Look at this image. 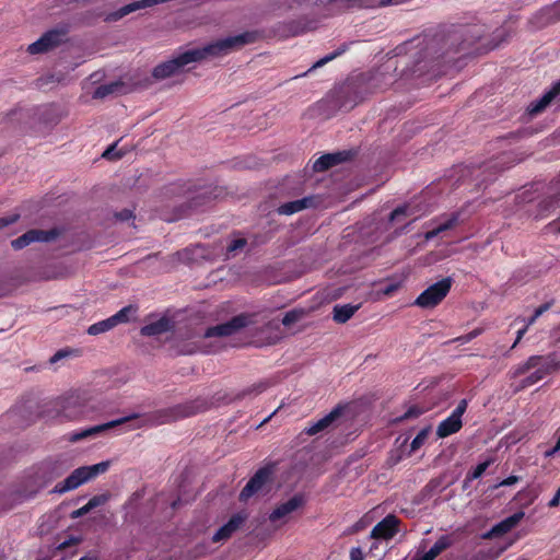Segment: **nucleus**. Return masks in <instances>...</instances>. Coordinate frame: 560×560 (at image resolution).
<instances>
[{
    "label": "nucleus",
    "instance_id": "1",
    "mask_svg": "<svg viewBox=\"0 0 560 560\" xmlns=\"http://www.w3.org/2000/svg\"><path fill=\"white\" fill-rule=\"evenodd\" d=\"M259 37L258 31H246L242 34L218 39L203 47L186 50L167 61L156 65L152 70V77L159 81L165 80L179 73L185 66L191 62H199L209 57L226 56L245 45L254 44Z\"/></svg>",
    "mask_w": 560,
    "mask_h": 560
},
{
    "label": "nucleus",
    "instance_id": "2",
    "mask_svg": "<svg viewBox=\"0 0 560 560\" xmlns=\"http://www.w3.org/2000/svg\"><path fill=\"white\" fill-rule=\"evenodd\" d=\"M210 407V402L206 398H196L194 400L185 401L182 404H177L175 406L160 409L143 416L138 413H132L124 418H119L116 420H112L109 422L94 425L86 430H82L81 432L73 433L70 436L71 442L81 441L88 436H92L102 432H105L109 429L119 427L121 424L128 423L130 421L139 420L131 429H138L144 425H160L164 423H170L173 421H177L184 418H188L195 416L199 412L208 410Z\"/></svg>",
    "mask_w": 560,
    "mask_h": 560
},
{
    "label": "nucleus",
    "instance_id": "3",
    "mask_svg": "<svg viewBox=\"0 0 560 560\" xmlns=\"http://www.w3.org/2000/svg\"><path fill=\"white\" fill-rule=\"evenodd\" d=\"M487 30L482 24H452L430 30L422 39H416V45L425 46L421 51L433 49L432 56H447L470 48L477 40L483 37Z\"/></svg>",
    "mask_w": 560,
    "mask_h": 560
},
{
    "label": "nucleus",
    "instance_id": "4",
    "mask_svg": "<svg viewBox=\"0 0 560 560\" xmlns=\"http://www.w3.org/2000/svg\"><path fill=\"white\" fill-rule=\"evenodd\" d=\"M397 66L388 60L378 68L351 77L340 90V106H355L369 95L384 92L397 80Z\"/></svg>",
    "mask_w": 560,
    "mask_h": 560
},
{
    "label": "nucleus",
    "instance_id": "5",
    "mask_svg": "<svg viewBox=\"0 0 560 560\" xmlns=\"http://www.w3.org/2000/svg\"><path fill=\"white\" fill-rule=\"evenodd\" d=\"M452 285L453 279L451 277L443 278L421 292L415 300L413 305L425 310L434 308L447 296Z\"/></svg>",
    "mask_w": 560,
    "mask_h": 560
},
{
    "label": "nucleus",
    "instance_id": "6",
    "mask_svg": "<svg viewBox=\"0 0 560 560\" xmlns=\"http://www.w3.org/2000/svg\"><path fill=\"white\" fill-rule=\"evenodd\" d=\"M430 33V30L427 31L423 35L417 36L412 38L411 40H408L404 43L402 45L398 46L396 48L397 56H399L401 52L411 54L415 59V67L417 69H413V72L418 71H425L429 70V67L427 65L421 66L422 62L427 63L430 61L438 60L440 58H443L444 56H432L433 49H429L428 51H421V48L425 46V43L421 46L416 45V39H422Z\"/></svg>",
    "mask_w": 560,
    "mask_h": 560
},
{
    "label": "nucleus",
    "instance_id": "7",
    "mask_svg": "<svg viewBox=\"0 0 560 560\" xmlns=\"http://www.w3.org/2000/svg\"><path fill=\"white\" fill-rule=\"evenodd\" d=\"M85 400L80 393L71 392L56 400L55 409L66 419H75L85 412Z\"/></svg>",
    "mask_w": 560,
    "mask_h": 560
},
{
    "label": "nucleus",
    "instance_id": "8",
    "mask_svg": "<svg viewBox=\"0 0 560 560\" xmlns=\"http://www.w3.org/2000/svg\"><path fill=\"white\" fill-rule=\"evenodd\" d=\"M250 323L252 315L242 313L232 317L230 320L225 323L208 327L203 334V337H229L236 334L241 329L247 327Z\"/></svg>",
    "mask_w": 560,
    "mask_h": 560
},
{
    "label": "nucleus",
    "instance_id": "9",
    "mask_svg": "<svg viewBox=\"0 0 560 560\" xmlns=\"http://www.w3.org/2000/svg\"><path fill=\"white\" fill-rule=\"evenodd\" d=\"M467 406V399H462L451 415L439 423L436 428V436L439 439L455 434L463 428L462 417L466 412Z\"/></svg>",
    "mask_w": 560,
    "mask_h": 560
},
{
    "label": "nucleus",
    "instance_id": "10",
    "mask_svg": "<svg viewBox=\"0 0 560 560\" xmlns=\"http://www.w3.org/2000/svg\"><path fill=\"white\" fill-rule=\"evenodd\" d=\"M272 474L273 468L271 466L259 468L240 492L238 500L241 502H247L253 495L260 492L262 488L271 481Z\"/></svg>",
    "mask_w": 560,
    "mask_h": 560
},
{
    "label": "nucleus",
    "instance_id": "11",
    "mask_svg": "<svg viewBox=\"0 0 560 560\" xmlns=\"http://www.w3.org/2000/svg\"><path fill=\"white\" fill-rule=\"evenodd\" d=\"M534 369H535V371L533 373H530L529 375H527L525 378H523L520 382V384L515 387V389H514L515 393L521 392V390L538 383L539 381L545 378L551 372L560 369V363L556 361V358L553 354H548V355H545V361L541 362V365H538Z\"/></svg>",
    "mask_w": 560,
    "mask_h": 560
},
{
    "label": "nucleus",
    "instance_id": "12",
    "mask_svg": "<svg viewBox=\"0 0 560 560\" xmlns=\"http://www.w3.org/2000/svg\"><path fill=\"white\" fill-rule=\"evenodd\" d=\"M306 503L305 495L303 493H295L288 501L278 504L272 512L269 514L268 520L271 523L282 522L287 523V518L290 514L296 510L303 508Z\"/></svg>",
    "mask_w": 560,
    "mask_h": 560
},
{
    "label": "nucleus",
    "instance_id": "13",
    "mask_svg": "<svg viewBox=\"0 0 560 560\" xmlns=\"http://www.w3.org/2000/svg\"><path fill=\"white\" fill-rule=\"evenodd\" d=\"M59 235V232L56 229H51L48 231L32 229L11 241V246L15 250L23 249L35 242H50L54 241Z\"/></svg>",
    "mask_w": 560,
    "mask_h": 560
},
{
    "label": "nucleus",
    "instance_id": "14",
    "mask_svg": "<svg viewBox=\"0 0 560 560\" xmlns=\"http://www.w3.org/2000/svg\"><path fill=\"white\" fill-rule=\"evenodd\" d=\"M65 33L58 30H50L43 34L36 42L32 43L27 47V51L31 55L44 54L62 43Z\"/></svg>",
    "mask_w": 560,
    "mask_h": 560
},
{
    "label": "nucleus",
    "instance_id": "15",
    "mask_svg": "<svg viewBox=\"0 0 560 560\" xmlns=\"http://www.w3.org/2000/svg\"><path fill=\"white\" fill-rule=\"evenodd\" d=\"M345 409V406L337 405L329 413L324 416L322 419L312 422L307 427H305L302 433L312 436L325 431L326 429L330 428L335 423V421L343 415Z\"/></svg>",
    "mask_w": 560,
    "mask_h": 560
},
{
    "label": "nucleus",
    "instance_id": "16",
    "mask_svg": "<svg viewBox=\"0 0 560 560\" xmlns=\"http://www.w3.org/2000/svg\"><path fill=\"white\" fill-rule=\"evenodd\" d=\"M398 517L389 514L372 528L371 538L384 540L392 539L398 533Z\"/></svg>",
    "mask_w": 560,
    "mask_h": 560
},
{
    "label": "nucleus",
    "instance_id": "17",
    "mask_svg": "<svg viewBox=\"0 0 560 560\" xmlns=\"http://www.w3.org/2000/svg\"><path fill=\"white\" fill-rule=\"evenodd\" d=\"M525 516L523 511H518L503 521L495 524L490 530L482 535L483 539H492L511 532Z\"/></svg>",
    "mask_w": 560,
    "mask_h": 560
},
{
    "label": "nucleus",
    "instance_id": "18",
    "mask_svg": "<svg viewBox=\"0 0 560 560\" xmlns=\"http://www.w3.org/2000/svg\"><path fill=\"white\" fill-rule=\"evenodd\" d=\"M247 515L244 513H236L221 526L212 537L213 542H219L229 539L246 521Z\"/></svg>",
    "mask_w": 560,
    "mask_h": 560
},
{
    "label": "nucleus",
    "instance_id": "19",
    "mask_svg": "<svg viewBox=\"0 0 560 560\" xmlns=\"http://www.w3.org/2000/svg\"><path fill=\"white\" fill-rule=\"evenodd\" d=\"M558 21H560V0L542 8L534 16V22L537 27H545Z\"/></svg>",
    "mask_w": 560,
    "mask_h": 560
},
{
    "label": "nucleus",
    "instance_id": "20",
    "mask_svg": "<svg viewBox=\"0 0 560 560\" xmlns=\"http://www.w3.org/2000/svg\"><path fill=\"white\" fill-rule=\"evenodd\" d=\"M558 95H560V80L556 82L539 100L530 103L527 108L528 114L530 116L540 114Z\"/></svg>",
    "mask_w": 560,
    "mask_h": 560
},
{
    "label": "nucleus",
    "instance_id": "21",
    "mask_svg": "<svg viewBox=\"0 0 560 560\" xmlns=\"http://www.w3.org/2000/svg\"><path fill=\"white\" fill-rule=\"evenodd\" d=\"M348 158L347 152L326 153L319 156L313 164V170L316 173L328 171L329 168L340 164Z\"/></svg>",
    "mask_w": 560,
    "mask_h": 560
},
{
    "label": "nucleus",
    "instance_id": "22",
    "mask_svg": "<svg viewBox=\"0 0 560 560\" xmlns=\"http://www.w3.org/2000/svg\"><path fill=\"white\" fill-rule=\"evenodd\" d=\"M315 206V198L313 196L304 197L302 199L284 202L277 208V212L280 215H292L302 210L312 208Z\"/></svg>",
    "mask_w": 560,
    "mask_h": 560
},
{
    "label": "nucleus",
    "instance_id": "23",
    "mask_svg": "<svg viewBox=\"0 0 560 560\" xmlns=\"http://www.w3.org/2000/svg\"><path fill=\"white\" fill-rule=\"evenodd\" d=\"M86 482V477L83 474L81 467L74 469L63 481L58 482L55 486V492L65 493L70 490L79 488L81 485Z\"/></svg>",
    "mask_w": 560,
    "mask_h": 560
},
{
    "label": "nucleus",
    "instance_id": "24",
    "mask_svg": "<svg viewBox=\"0 0 560 560\" xmlns=\"http://www.w3.org/2000/svg\"><path fill=\"white\" fill-rule=\"evenodd\" d=\"M173 327V322L168 317L163 316L160 319L141 327L140 334L144 337L160 336L172 330Z\"/></svg>",
    "mask_w": 560,
    "mask_h": 560
},
{
    "label": "nucleus",
    "instance_id": "25",
    "mask_svg": "<svg viewBox=\"0 0 560 560\" xmlns=\"http://www.w3.org/2000/svg\"><path fill=\"white\" fill-rule=\"evenodd\" d=\"M545 361V355H530L525 362L515 365L510 371L511 378H516L521 375L526 374L529 370L541 365V362Z\"/></svg>",
    "mask_w": 560,
    "mask_h": 560
},
{
    "label": "nucleus",
    "instance_id": "26",
    "mask_svg": "<svg viewBox=\"0 0 560 560\" xmlns=\"http://www.w3.org/2000/svg\"><path fill=\"white\" fill-rule=\"evenodd\" d=\"M360 308V304L335 305L332 310V319L338 324L347 323Z\"/></svg>",
    "mask_w": 560,
    "mask_h": 560
},
{
    "label": "nucleus",
    "instance_id": "27",
    "mask_svg": "<svg viewBox=\"0 0 560 560\" xmlns=\"http://www.w3.org/2000/svg\"><path fill=\"white\" fill-rule=\"evenodd\" d=\"M454 539L451 535H442L434 542V545L425 552V556L430 560H434L438 556H440L443 551L453 546Z\"/></svg>",
    "mask_w": 560,
    "mask_h": 560
},
{
    "label": "nucleus",
    "instance_id": "28",
    "mask_svg": "<svg viewBox=\"0 0 560 560\" xmlns=\"http://www.w3.org/2000/svg\"><path fill=\"white\" fill-rule=\"evenodd\" d=\"M197 192L195 196L190 198V207H199L206 203V201L215 198L214 189L210 186H202L198 189H195Z\"/></svg>",
    "mask_w": 560,
    "mask_h": 560
},
{
    "label": "nucleus",
    "instance_id": "29",
    "mask_svg": "<svg viewBox=\"0 0 560 560\" xmlns=\"http://www.w3.org/2000/svg\"><path fill=\"white\" fill-rule=\"evenodd\" d=\"M270 386H271V383L269 381H267V380L260 381V382L255 383V384L246 387L245 389H243L240 394H237L236 397L238 399H242L246 396L258 395V394H261L262 392H265Z\"/></svg>",
    "mask_w": 560,
    "mask_h": 560
},
{
    "label": "nucleus",
    "instance_id": "30",
    "mask_svg": "<svg viewBox=\"0 0 560 560\" xmlns=\"http://www.w3.org/2000/svg\"><path fill=\"white\" fill-rule=\"evenodd\" d=\"M109 467V462H101L98 464L92 466H82L83 474L86 477V481L95 478L100 474H104L107 471Z\"/></svg>",
    "mask_w": 560,
    "mask_h": 560
},
{
    "label": "nucleus",
    "instance_id": "31",
    "mask_svg": "<svg viewBox=\"0 0 560 560\" xmlns=\"http://www.w3.org/2000/svg\"><path fill=\"white\" fill-rule=\"evenodd\" d=\"M122 86L121 82H112L108 84H102L94 91V98H104L109 94L117 92Z\"/></svg>",
    "mask_w": 560,
    "mask_h": 560
},
{
    "label": "nucleus",
    "instance_id": "32",
    "mask_svg": "<svg viewBox=\"0 0 560 560\" xmlns=\"http://www.w3.org/2000/svg\"><path fill=\"white\" fill-rule=\"evenodd\" d=\"M115 327L112 318L108 317L106 319L100 320L88 328V334L91 336H96L103 332H106Z\"/></svg>",
    "mask_w": 560,
    "mask_h": 560
},
{
    "label": "nucleus",
    "instance_id": "33",
    "mask_svg": "<svg viewBox=\"0 0 560 560\" xmlns=\"http://www.w3.org/2000/svg\"><path fill=\"white\" fill-rule=\"evenodd\" d=\"M137 308L132 305H127L119 310L116 314L112 315V322L115 327L119 324L128 323L130 320V314L136 313Z\"/></svg>",
    "mask_w": 560,
    "mask_h": 560
},
{
    "label": "nucleus",
    "instance_id": "34",
    "mask_svg": "<svg viewBox=\"0 0 560 560\" xmlns=\"http://www.w3.org/2000/svg\"><path fill=\"white\" fill-rule=\"evenodd\" d=\"M460 211L453 212L448 215H443L444 221L439 223L436 226L443 233L457 226L460 222Z\"/></svg>",
    "mask_w": 560,
    "mask_h": 560
},
{
    "label": "nucleus",
    "instance_id": "35",
    "mask_svg": "<svg viewBox=\"0 0 560 560\" xmlns=\"http://www.w3.org/2000/svg\"><path fill=\"white\" fill-rule=\"evenodd\" d=\"M348 48H349V44L348 43H343L335 51H332L331 54H329V55L320 58L318 61H316L308 71H311L313 69H316V68H319V67H323L327 62H329V61L336 59L337 57L341 56L342 54H345L348 50Z\"/></svg>",
    "mask_w": 560,
    "mask_h": 560
},
{
    "label": "nucleus",
    "instance_id": "36",
    "mask_svg": "<svg viewBox=\"0 0 560 560\" xmlns=\"http://www.w3.org/2000/svg\"><path fill=\"white\" fill-rule=\"evenodd\" d=\"M429 433H430V427L421 429L418 432V434L415 436V439L412 440V442L410 444V451L416 452L417 450H419L427 441Z\"/></svg>",
    "mask_w": 560,
    "mask_h": 560
},
{
    "label": "nucleus",
    "instance_id": "37",
    "mask_svg": "<svg viewBox=\"0 0 560 560\" xmlns=\"http://www.w3.org/2000/svg\"><path fill=\"white\" fill-rule=\"evenodd\" d=\"M247 245V241L244 237H237L232 240L226 246V256H235L236 252L242 250Z\"/></svg>",
    "mask_w": 560,
    "mask_h": 560
},
{
    "label": "nucleus",
    "instance_id": "38",
    "mask_svg": "<svg viewBox=\"0 0 560 560\" xmlns=\"http://www.w3.org/2000/svg\"><path fill=\"white\" fill-rule=\"evenodd\" d=\"M490 462L486 460L483 463L478 464L471 471H468L465 478V483L475 479L480 478L487 468L489 467Z\"/></svg>",
    "mask_w": 560,
    "mask_h": 560
},
{
    "label": "nucleus",
    "instance_id": "39",
    "mask_svg": "<svg viewBox=\"0 0 560 560\" xmlns=\"http://www.w3.org/2000/svg\"><path fill=\"white\" fill-rule=\"evenodd\" d=\"M108 500H109V494L102 493V494L92 497L86 504L90 508V510L92 511L93 509L105 504Z\"/></svg>",
    "mask_w": 560,
    "mask_h": 560
},
{
    "label": "nucleus",
    "instance_id": "40",
    "mask_svg": "<svg viewBox=\"0 0 560 560\" xmlns=\"http://www.w3.org/2000/svg\"><path fill=\"white\" fill-rule=\"evenodd\" d=\"M413 212L410 210V207L408 205L399 206L396 209H394L389 215L390 221H396L400 215H412Z\"/></svg>",
    "mask_w": 560,
    "mask_h": 560
},
{
    "label": "nucleus",
    "instance_id": "41",
    "mask_svg": "<svg viewBox=\"0 0 560 560\" xmlns=\"http://www.w3.org/2000/svg\"><path fill=\"white\" fill-rule=\"evenodd\" d=\"M302 316V312L292 310L284 314L282 318V324L284 326H291L292 324L296 323Z\"/></svg>",
    "mask_w": 560,
    "mask_h": 560
},
{
    "label": "nucleus",
    "instance_id": "42",
    "mask_svg": "<svg viewBox=\"0 0 560 560\" xmlns=\"http://www.w3.org/2000/svg\"><path fill=\"white\" fill-rule=\"evenodd\" d=\"M122 155V152L117 151V142L108 147L103 153V158L107 160H119Z\"/></svg>",
    "mask_w": 560,
    "mask_h": 560
},
{
    "label": "nucleus",
    "instance_id": "43",
    "mask_svg": "<svg viewBox=\"0 0 560 560\" xmlns=\"http://www.w3.org/2000/svg\"><path fill=\"white\" fill-rule=\"evenodd\" d=\"M481 334V329L476 328L471 330L470 332L459 336L455 339V341L459 342L460 345L467 343L478 337Z\"/></svg>",
    "mask_w": 560,
    "mask_h": 560
},
{
    "label": "nucleus",
    "instance_id": "44",
    "mask_svg": "<svg viewBox=\"0 0 560 560\" xmlns=\"http://www.w3.org/2000/svg\"><path fill=\"white\" fill-rule=\"evenodd\" d=\"M422 413V410L417 406H411L408 408V410L404 413L401 419H412L418 418Z\"/></svg>",
    "mask_w": 560,
    "mask_h": 560
},
{
    "label": "nucleus",
    "instance_id": "45",
    "mask_svg": "<svg viewBox=\"0 0 560 560\" xmlns=\"http://www.w3.org/2000/svg\"><path fill=\"white\" fill-rule=\"evenodd\" d=\"M19 218H20V214H18V213L0 218V230L16 222L19 220Z\"/></svg>",
    "mask_w": 560,
    "mask_h": 560
},
{
    "label": "nucleus",
    "instance_id": "46",
    "mask_svg": "<svg viewBox=\"0 0 560 560\" xmlns=\"http://www.w3.org/2000/svg\"><path fill=\"white\" fill-rule=\"evenodd\" d=\"M350 560H364V555L360 547L351 548Z\"/></svg>",
    "mask_w": 560,
    "mask_h": 560
},
{
    "label": "nucleus",
    "instance_id": "47",
    "mask_svg": "<svg viewBox=\"0 0 560 560\" xmlns=\"http://www.w3.org/2000/svg\"><path fill=\"white\" fill-rule=\"evenodd\" d=\"M116 218L120 221H128L133 218V212L129 209H124L116 213Z\"/></svg>",
    "mask_w": 560,
    "mask_h": 560
},
{
    "label": "nucleus",
    "instance_id": "48",
    "mask_svg": "<svg viewBox=\"0 0 560 560\" xmlns=\"http://www.w3.org/2000/svg\"><path fill=\"white\" fill-rule=\"evenodd\" d=\"M69 354H70V351H68V350H65V349L59 350V351H57V352H56V353L50 358L49 362H50V363H56V362H58L59 360H61V359H63V358L68 357Z\"/></svg>",
    "mask_w": 560,
    "mask_h": 560
},
{
    "label": "nucleus",
    "instance_id": "49",
    "mask_svg": "<svg viewBox=\"0 0 560 560\" xmlns=\"http://www.w3.org/2000/svg\"><path fill=\"white\" fill-rule=\"evenodd\" d=\"M518 476H509L508 478L503 479L497 487H509L518 482Z\"/></svg>",
    "mask_w": 560,
    "mask_h": 560
},
{
    "label": "nucleus",
    "instance_id": "50",
    "mask_svg": "<svg viewBox=\"0 0 560 560\" xmlns=\"http://www.w3.org/2000/svg\"><path fill=\"white\" fill-rule=\"evenodd\" d=\"M553 304V301H550V302H546L541 305H539L536 310H535V314L536 316H541L545 312H547Z\"/></svg>",
    "mask_w": 560,
    "mask_h": 560
},
{
    "label": "nucleus",
    "instance_id": "51",
    "mask_svg": "<svg viewBox=\"0 0 560 560\" xmlns=\"http://www.w3.org/2000/svg\"><path fill=\"white\" fill-rule=\"evenodd\" d=\"M90 511H91L90 508L88 506V504H85V505L81 506L80 509L73 511L71 516L73 518H78V517H81V516L88 514Z\"/></svg>",
    "mask_w": 560,
    "mask_h": 560
},
{
    "label": "nucleus",
    "instance_id": "52",
    "mask_svg": "<svg viewBox=\"0 0 560 560\" xmlns=\"http://www.w3.org/2000/svg\"><path fill=\"white\" fill-rule=\"evenodd\" d=\"M560 504V487L557 489L553 498L548 502L549 508H557Z\"/></svg>",
    "mask_w": 560,
    "mask_h": 560
},
{
    "label": "nucleus",
    "instance_id": "53",
    "mask_svg": "<svg viewBox=\"0 0 560 560\" xmlns=\"http://www.w3.org/2000/svg\"><path fill=\"white\" fill-rule=\"evenodd\" d=\"M442 232L440 231V229L438 226H435L434 229L428 231L425 233V238L427 240H433L438 235H440Z\"/></svg>",
    "mask_w": 560,
    "mask_h": 560
},
{
    "label": "nucleus",
    "instance_id": "54",
    "mask_svg": "<svg viewBox=\"0 0 560 560\" xmlns=\"http://www.w3.org/2000/svg\"><path fill=\"white\" fill-rule=\"evenodd\" d=\"M527 328H528V327H527V326H525V327H523L522 329H520V330L517 331L516 339H515L514 343L512 345L511 349H514V348L517 346V343L521 341V339L523 338V336H524V335H525V332L527 331Z\"/></svg>",
    "mask_w": 560,
    "mask_h": 560
},
{
    "label": "nucleus",
    "instance_id": "55",
    "mask_svg": "<svg viewBox=\"0 0 560 560\" xmlns=\"http://www.w3.org/2000/svg\"><path fill=\"white\" fill-rule=\"evenodd\" d=\"M143 493L141 491H136L131 498L129 499V504H131L136 500H140L142 498Z\"/></svg>",
    "mask_w": 560,
    "mask_h": 560
},
{
    "label": "nucleus",
    "instance_id": "56",
    "mask_svg": "<svg viewBox=\"0 0 560 560\" xmlns=\"http://www.w3.org/2000/svg\"><path fill=\"white\" fill-rule=\"evenodd\" d=\"M73 544H74V540H72V539L63 541L62 544H60L59 549H66L67 547L71 546Z\"/></svg>",
    "mask_w": 560,
    "mask_h": 560
},
{
    "label": "nucleus",
    "instance_id": "57",
    "mask_svg": "<svg viewBox=\"0 0 560 560\" xmlns=\"http://www.w3.org/2000/svg\"><path fill=\"white\" fill-rule=\"evenodd\" d=\"M538 316H536V314L534 313L527 320V324L525 326L529 327L530 325H533L536 320H537Z\"/></svg>",
    "mask_w": 560,
    "mask_h": 560
},
{
    "label": "nucleus",
    "instance_id": "58",
    "mask_svg": "<svg viewBox=\"0 0 560 560\" xmlns=\"http://www.w3.org/2000/svg\"><path fill=\"white\" fill-rule=\"evenodd\" d=\"M560 450H556V445L546 452V456L549 457V456H553L556 453H558Z\"/></svg>",
    "mask_w": 560,
    "mask_h": 560
},
{
    "label": "nucleus",
    "instance_id": "59",
    "mask_svg": "<svg viewBox=\"0 0 560 560\" xmlns=\"http://www.w3.org/2000/svg\"><path fill=\"white\" fill-rule=\"evenodd\" d=\"M411 560H430V559H429V558L425 556V553H424V555H423V556H421V557H413Z\"/></svg>",
    "mask_w": 560,
    "mask_h": 560
},
{
    "label": "nucleus",
    "instance_id": "60",
    "mask_svg": "<svg viewBox=\"0 0 560 560\" xmlns=\"http://www.w3.org/2000/svg\"><path fill=\"white\" fill-rule=\"evenodd\" d=\"M556 450H560V435L558 436L556 442Z\"/></svg>",
    "mask_w": 560,
    "mask_h": 560
},
{
    "label": "nucleus",
    "instance_id": "61",
    "mask_svg": "<svg viewBox=\"0 0 560 560\" xmlns=\"http://www.w3.org/2000/svg\"><path fill=\"white\" fill-rule=\"evenodd\" d=\"M191 191H192V189H191V185H189V186L184 190V192H185V194H187V192H191Z\"/></svg>",
    "mask_w": 560,
    "mask_h": 560
},
{
    "label": "nucleus",
    "instance_id": "62",
    "mask_svg": "<svg viewBox=\"0 0 560 560\" xmlns=\"http://www.w3.org/2000/svg\"><path fill=\"white\" fill-rule=\"evenodd\" d=\"M393 289H394V287H389V288H387V289L385 290V293H386V294H388L389 292H392V291H393Z\"/></svg>",
    "mask_w": 560,
    "mask_h": 560
},
{
    "label": "nucleus",
    "instance_id": "63",
    "mask_svg": "<svg viewBox=\"0 0 560 560\" xmlns=\"http://www.w3.org/2000/svg\"><path fill=\"white\" fill-rule=\"evenodd\" d=\"M178 187V185H173L172 191H175V189Z\"/></svg>",
    "mask_w": 560,
    "mask_h": 560
},
{
    "label": "nucleus",
    "instance_id": "64",
    "mask_svg": "<svg viewBox=\"0 0 560 560\" xmlns=\"http://www.w3.org/2000/svg\"><path fill=\"white\" fill-rule=\"evenodd\" d=\"M80 560H88L85 557H82Z\"/></svg>",
    "mask_w": 560,
    "mask_h": 560
}]
</instances>
